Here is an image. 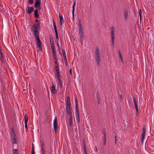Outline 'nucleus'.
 Masks as SVG:
<instances>
[{
  "mask_svg": "<svg viewBox=\"0 0 154 154\" xmlns=\"http://www.w3.org/2000/svg\"><path fill=\"white\" fill-rule=\"evenodd\" d=\"M3 54H1L0 55V60H1V61H2V62H3L4 60V57L3 56Z\"/></svg>",
  "mask_w": 154,
  "mask_h": 154,
  "instance_id": "nucleus-30",
  "label": "nucleus"
},
{
  "mask_svg": "<svg viewBox=\"0 0 154 154\" xmlns=\"http://www.w3.org/2000/svg\"><path fill=\"white\" fill-rule=\"evenodd\" d=\"M79 37L81 39V42L84 39V34L83 30L79 31Z\"/></svg>",
  "mask_w": 154,
  "mask_h": 154,
  "instance_id": "nucleus-7",
  "label": "nucleus"
},
{
  "mask_svg": "<svg viewBox=\"0 0 154 154\" xmlns=\"http://www.w3.org/2000/svg\"><path fill=\"white\" fill-rule=\"evenodd\" d=\"M59 19L60 23V26H62L63 23H64V20L63 19V16L59 14Z\"/></svg>",
  "mask_w": 154,
  "mask_h": 154,
  "instance_id": "nucleus-12",
  "label": "nucleus"
},
{
  "mask_svg": "<svg viewBox=\"0 0 154 154\" xmlns=\"http://www.w3.org/2000/svg\"><path fill=\"white\" fill-rule=\"evenodd\" d=\"M56 35V40H58L59 38L58 35V32H55Z\"/></svg>",
  "mask_w": 154,
  "mask_h": 154,
  "instance_id": "nucleus-41",
  "label": "nucleus"
},
{
  "mask_svg": "<svg viewBox=\"0 0 154 154\" xmlns=\"http://www.w3.org/2000/svg\"><path fill=\"white\" fill-rule=\"evenodd\" d=\"M53 86L51 88V92L52 94H55L57 93V90L55 89V87L54 86V83L53 82Z\"/></svg>",
  "mask_w": 154,
  "mask_h": 154,
  "instance_id": "nucleus-10",
  "label": "nucleus"
},
{
  "mask_svg": "<svg viewBox=\"0 0 154 154\" xmlns=\"http://www.w3.org/2000/svg\"><path fill=\"white\" fill-rule=\"evenodd\" d=\"M63 56L64 57V56H66V53H63Z\"/></svg>",
  "mask_w": 154,
  "mask_h": 154,
  "instance_id": "nucleus-58",
  "label": "nucleus"
},
{
  "mask_svg": "<svg viewBox=\"0 0 154 154\" xmlns=\"http://www.w3.org/2000/svg\"><path fill=\"white\" fill-rule=\"evenodd\" d=\"M95 56H100L99 49L98 48H96L95 52Z\"/></svg>",
  "mask_w": 154,
  "mask_h": 154,
  "instance_id": "nucleus-15",
  "label": "nucleus"
},
{
  "mask_svg": "<svg viewBox=\"0 0 154 154\" xmlns=\"http://www.w3.org/2000/svg\"><path fill=\"white\" fill-rule=\"evenodd\" d=\"M83 147L85 148L86 147V145H85V140H83Z\"/></svg>",
  "mask_w": 154,
  "mask_h": 154,
  "instance_id": "nucleus-38",
  "label": "nucleus"
},
{
  "mask_svg": "<svg viewBox=\"0 0 154 154\" xmlns=\"http://www.w3.org/2000/svg\"><path fill=\"white\" fill-rule=\"evenodd\" d=\"M39 23L34 24L32 26V30L34 32L35 37H38L39 29H40Z\"/></svg>",
  "mask_w": 154,
  "mask_h": 154,
  "instance_id": "nucleus-1",
  "label": "nucleus"
},
{
  "mask_svg": "<svg viewBox=\"0 0 154 154\" xmlns=\"http://www.w3.org/2000/svg\"><path fill=\"white\" fill-rule=\"evenodd\" d=\"M11 131H12V133H13L14 132H15V131H14V128H11Z\"/></svg>",
  "mask_w": 154,
  "mask_h": 154,
  "instance_id": "nucleus-50",
  "label": "nucleus"
},
{
  "mask_svg": "<svg viewBox=\"0 0 154 154\" xmlns=\"http://www.w3.org/2000/svg\"><path fill=\"white\" fill-rule=\"evenodd\" d=\"M59 86H60V88H61L62 87V84H61H61H60V83H59Z\"/></svg>",
  "mask_w": 154,
  "mask_h": 154,
  "instance_id": "nucleus-53",
  "label": "nucleus"
},
{
  "mask_svg": "<svg viewBox=\"0 0 154 154\" xmlns=\"http://www.w3.org/2000/svg\"><path fill=\"white\" fill-rule=\"evenodd\" d=\"M31 152H34V148L33 147H32V150L31 151Z\"/></svg>",
  "mask_w": 154,
  "mask_h": 154,
  "instance_id": "nucleus-52",
  "label": "nucleus"
},
{
  "mask_svg": "<svg viewBox=\"0 0 154 154\" xmlns=\"http://www.w3.org/2000/svg\"><path fill=\"white\" fill-rule=\"evenodd\" d=\"M138 12H139V16L140 17V20H141V16H142V12H141V10H139Z\"/></svg>",
  "mask_w": 154,
  "mask_h": 154,
  "instance_id": "nucleus-32",
  "label": "nucleus"
},
{
  "mask_svg": "<svg viewBox=\"0 0 154 154\" xmlns=\"http://www.w3.org/2000/svg\"><path fill=\"white\" fill-rule=\"evenodd\" d=\"M66 53L65 50L64 49L63 50V53Z\"/></svg>",
  "mask_w": 154,
  "mask_h": 154,
  "instance_id": "nucleus-57",
  "label": "nucleus"
},
{
  "mask_svg": "<svg viewBox=\"0 0 154 154\" xmlns=\"http://www.w3.org/2000/svg\"><path fill=\"white\" fill-rule=\"evenodd\" d=\"M119 57L122 56L120 51H119Z\"/></svg>",
  "mask_w": 154,
  "mask_h": 154,
  "instance_id": "nucleus-47",
  "label": "nucleus"
},
{
  "mask_svg": "<svg viewBox=\"0 0 154 154\" xmlns=\"http://www.w3.org/2000/svg\"><path fill=\"white\" fill-rule=\"evenodd\" d=\"M69 72L70 74L71 75H72V70H71V69H70L69 70Z\"/></svg>",
  "mask_w": 154,
  "mask_h": 154,
  "instance_id": "nucleus-54",
  "label": "nucleus"
},
{
  "mask_svg": "<svg viewBox=\"0 0 154 154\" xmlns=\"http://www.w3.org/2000/svg\"><path fill=\"white\" fill-rule=\"evenodd\" d=\"M84 153L85 154H87L86 148H84Z\"/></svg>",
  "mask_w": 154,
  "mask_h": 154,
  "instance_id": "nucleus-44",
  "label": "nucleus"
},
{
  "mask_svg": "<svg viewBox=\"0 0 154 154\" xmlns=\"http://www.w3.org/2000/svg\"><path fill=\"white\" fill-rule=\"evenodd\" d=\"M146 131L145 127V126L143 127L142 134H145Z\"/></svg>",
  "mask_w": 154,
  "mask_h": 154,
  "instance_id": "nucleus-26",
  "label": "nucleus"
},
{
  "mask_svg": "<svg viewBox=\"0 0 154 154\" xmlns=\"http://www.w3.org/2000/svg\"><path fill=\"white\" fill-rule=\"evenodd\" d=\"M35 21H36V22H38V20H35Z\"/></svg>",
  "mask_w": 154,
  "mask_h": 154,
  "instance_id": "nucleus-60",
  "label": "nucleus"
},
{
  "mask_svg": "<svg viewBox=\"0 0 154 154\" xmlns=\"http://www.w3.org/2000/svg\"><path fill=\"white\" fill-rule=\"evenodd\" d=\"M40 142L41 143V149H45V146L43 142L42 141H40Z\"/></svg>",
  "mask_w": 154,
  "mask_h": 154,
  "instance_id": "nucleus-19",
  "label": "nucleus"
},
{
  "mask_svg": "<svg viewBox=\"0 0 154 154\" xmlns=\"http://www.w3.org/2000/svg\"><path fill=\"white\" fill-rule=\"evenodd\" d=\"M53 54L54 57V58L55 60L56 59V52H53Z\"/></svg>",
  "mask_w": 154,
  "mask_h": 154,
  "instance_id": "nucleus-36",
  "label": "nucleus"
},
{
  "mask_svg": "<svg viewBox=\"0 0 154 154\" xmlns=\"http://www.w3.org/2000/svg\"><path fill=\"white\" fill-rule=\"evenodd\" d=\"M72 116H69V125H71L72 124Z\"/></svg>",
  "mask_w": 154,
  "mask_h": 154,
  "instance_id": "nucleus-22",
  "label": "nucleus"
},
{
  "mask_svg": "<svg viewBox=\"0 0 154 154\" xmlns=\"http://www.w3.org/2000/svg\"><path fill=\"white\" fill-rule=\"evenodd\" d=\"M25 128L26 130H27L28 128V126H25Z\"/></svg>",
  "mask_w": 154,
  "mask_h": 154,
  "instance_id": "nucleus-55",
  "label": "nucleus"
},
{
  "mask_svg": "<svg viewBox=\"0 0 154 154\" xmlns=\"http://www.w3.org/2000/svg\"><path fill=\"white\" fill-rule=\"evenodd\" d=\"M53 24L55 30V32H57V26L54 20H53Z\"/></svg>",
  "mask_w": 154,
  "mask_h": 154,
  "instance_id": "nucleus-23",
  "label": "nucleus"
},
{
  "mask_svg": "<svg viewBox=\"0 0 154 154\" xmlns=\"http://www.w3.org/2000/svg\"><path fill=\"white\" fill-rule=\"evenodd\" d=\"M11 135L12 138L13 144H15L17 143V137L15 132H14L13 133H12Z\"/></svg>",
  "mask_w": 154,
  "mask_h": 154,
  "instance_id": "nucleus-6",
  "label": "nucleus"
},
{
  "mask_svg": "<svg viewBox=\"0 0 154 154\" xmlns=\"http://www.w3.org/2000/svg\"><path fill=\"white\" fill-rule=\"evenodd\" d=\"M41 0H35L34 7L37 10H40L41 8Z\"/></svg>",
  "mask_w": 154,
  "mask_h": 154,
  "instance_id": "nucleus-3",
  "label": "nucleus"
},
{
  "mask_svg": "<svg viewBox=\"0 0 154 154\" xmlns=\"http://www.w3.org/2000/svg\"><path fill=\"white\" fill-rule=\"evenodd\" d=\"M34 15L35 17L36 18H38L39 17V15L38 14V11L37 10H35L34 11Z\"/></svg>",
  "mask_w": 154,
  "mask_h": 154,
  "instance_id": "nucleus-20",
  "label": "nucleus"
},
{
  "mask_svg": "<svg viewBox=\"0 0 154 154\" xmlns=\"http://www.w3.org/2000/svg\"><path fill=\"white\" fill-rule=\"evenodd\" d=\"M130 12L128 11L127 10H125L124 12V14L125 18V20H127L128 19V17L130 14Z\"/></svg>",
  "mask_w": 154,
  "mask_h": 154,
  "instance_id": "nucleus-5",
  "label": "nucleus"
},
{
  "mask_svg": "<svg viewBox=\"0 0 154 154\" xmlns=\"http://www.w3.org/2000/svg\"><path fill=\"white\" fill-rule=\"evenodd\" d=\"M28 120V116L26 115H25L24 116V123L25 125H27V123Z\"/></svg>",
  "mask_w": 154,
  "mask_h": 154,
  "instance_id": "nucleus-16",
  "label": "nucleus"
},
{
  "mask_svg": "<svg viewBox=\"0 0 154 154\" xmlns=\"http://www.w3.org/2000/svg\"><path fill=\"white\" fill-rule=\"evenodd\" d=\"M55 66H58V65L57 63V60H56V61L55 62Z\"/></svg>",
  "mask_w": 154,
  "mask_h": 154,
  "instance_id": "nucleus-46",
  "label": "nucleus"
},
{
  "mask_svg": "<svg viewBox=\"0 0 154 154\" xmlns=\"http://www.w3.org/2000/svg\"><path fill=\"white\" fill-rule=\"evenodd\" d=\"M76 108V114L77 116V118L78 119V120L79 121V120L80 117H79V109H78V107L75 108Z\"/></svg>",
  "mask_w": 154,
  "mask_h": 154,
  "instance_id": "nucleus-17",
  "label": "nucleus"
},
{
  "mask_svg": "<svg viewBox=\"0 0 154 154\" xmlns=\"http://www.w3.org/2000/svg\"><path fill=\"white\" fill-rule=\"evenodd\" d=\"M60 74L59 72H57V73H56V75L57 77L58 81H59V83L61 84V77L60 76Z\"/></svg>",
  "mask_w": 154,
  "mask_h": 154,
  "instance_id": "nucleus-13",
  "label": "nucleus"
},
{
  "mask_svg": "<svg viewBox=\"0 0 154 154\" xmlns=\"http://www.w3.org/2000/svg\"><path fill=\"white\" fill-rule=\"evenodd\" d=\"M29 3L31 4H32L33 3V0H29Z\"/></svg>",
  "mask_w": 154,
  "mask_h": 154,
  "instance_id": "nucleus-45",
  "label": "nucleus"
},
{
  "mask_svg": "<svg viewBox=\"0 0 154 154\" xmlns=\"http://www.w3.org/2000/svg\"><path fill=\"white\" fill-rule=\"evenodd\" d=\"M106 137H103V144L105 145L106 144Z\"/></svg>",
  "mask_w": 154,
  "mask_h": 154,
  "instance_id": "nucleus-33",
  "label": "nucleus"
},
{
  "mask_svg": "<svg viewBox=\"0 0 154 154\" xmlns=\"http://www.w3.org/2000/svg\"><path fill=\"white\" fill-rule=\"evenodd\" d=\"M58 48L59 49V45L58 44Z\"/></svg>",
  "mask_w": 154,
  "mask_h": 154,
  "instance_id": "nucleus-62",
  "label": "nucleus"
},
{
  "mask_svg": "<svg viewBox=\"0 0 154 154\" xmlns=\"http://www.w3.org/2000/svg\"><path fill=\"white\" fill-rule=\"evenodd\" d=\"M70 106H66V112L68 113L69 116H72V111L70 108Z\"/></svg>",
  "mask_w": 154,
  "mask_h": 154,
  "instance_id": "nucleus-9",
  "label": "nucleus"
},
{
  "mask_svg": "<svg viewBox=\"0 0 154 154\" xmlns=\"http://www.w3.org/2000/svg\"><path fill=\"white\" fill-rule=\"evenodd\" d=\"M75 1L74 2V3L72 5V17L73 18H74V12L75 11Z\"/></svg>",
  "mask_w": 154,
  "mask_h": 154,
  "instance_id": "nucleus-18",
  "label": "nucleus"
},
{
  "mask_svg": "<svg viewBox=\"0 0 154 154\" xmlns=\"http://www.w3.org/2000/svg\"><path fill=\"white\" fill-rule=\"evenodd\" d=\"M117 137L116 136H115V143H116V141H117Z\"/></svg>",
  "mask_w": 154,
  "mask_h": 154,
  "instance_id": "nucleus-49",
  "label": "nucleus"
},
{
  "mask_svg": "<svg viewBox=\"0 0 154 154\" xmlns=\"http://www.w3.org/2000/svg\"><path fill=\"white\" fill-rule=\"evenodd\" d=\"M95 148H97V147L96 146L95 147Z\"/></svg>",
  "mask_w": 154,
  "mask_h": 154,
  "instance_id": "nucleus-64",
  "label": "nucleus"
},
{
  "mask_svg": "<svg viewBox=\"0 0 154 154\" xmlns=\"http://www.w3.org/2000/svg\"><path fill=\"white\" fill-rule=\"evenodd\" d=\"M26 11L27 13L29 14H31V12L33 11L34 9L33 7H28L26 9Z\"/></svg>",
  "mask_w": 154,
  "mask_h": 154,
  "instance_id": "nucleus-8",
  "label": "nucleus"
},
{
  "mask_svg": "<svg viewBox=\"0 0 154 154\" xmlns=\"http://www.w3.org/2000/svg\"><path fill=\"white\" fill-rule=\"evenodd\" d=\"M37 42V48L39 50L41 51L42 50L41 42L39 38V36L35 37Z\"/></svg>",
  "mask_w": 154,
  "mask_h": 154,
  "instance_id": "nucleus-4",
  "label": "nucleus"
},
{
  "mask_svg": "<svg viewBox=\"0 0 154 154\" xmlns=\"http://www.w3.org/2000/svg\"><path fill=\"white\" fill-rule=\"evenodd\" d=\"M42 154H45V149H41Z\"/></svg>",
  "mask_w": 154,
  "mask_h": 154,
  "instance_id": "nucleus-42",
  "label": "nucleus"
},
{
  "mask_svg": "<svg viewBox=\"0 0 154 154\" xmlns=\"http://www.w3.org/2000/svg\"><path fill=\"white\" fill-rule=\"evenodd\" d=\"M64 57V61H66V60H67V59H66V56H64V57Z\"/></svg>",
  "mask_w": 154,
  "mask_h": 154,
  "instance_id": "nucleus-48",
  "label": "nucleus"
},
{
  "mask_svg": "<svg viewBox=\"0 0 154 154\" xmlns=\"http://www.w3.org/2000/svg\"><path fill=\"white\" fill-rule=\"evenodd\" d=\"M50 42H51V40H50Z\"/></svg>",
  "mask_w": 154,
  "mask_h": 154,
  "instance_id": "nucleus-63",
  "label": "nucleus"
},
{
  "mask_svg": "<svg viewBox=\"0 0 154 154\" xmlns=\"http://www.w3.org/2000/svg\"><path fill=\"white\" fill-rule=\"evenodd\" d=\"M83 30L82 25L79 26V31Z\"/></svg>",
  "mask_w": 154,
  "mask_h": 154,
  "instance_id": "nucleus-40",
  "label": "nucleus"
},
{
  "mask_svg": "<svg viewBox=\"0 0 154 154\" xmlns=\"http://www.w3.org/2000/svg\"><path fill=\"white\" fill-rule=\"evenodd\" d=\"M114 26H112L110 28V33L111 36L110 37L111 38V41L112 42V45L113 46H114Z\"/></svg>",
  "mask_w": 154,
  "mask_h": 154,
  "instance_id": "nucleus-2",
  "label": "nucleus"
},
{
  "mask_svg": "<svg viewBox=\"0 0 154 154\" xmlns=\"http://www.w3.org/2000/svg\"><path fill=\"white\" fill-rule=\"evenodd\" d=\"M32 152V154H35V152Z\"/></svg>",
  "mask_w": 154,
  "mask_h": 154,
  "instance_id": "nucleus-59",
  "label": "nucleus"
},
{
  "mask_svg": "<svg viewBox=\"0 0 154 154\" xmlns=\"http://www.w3.org/2000/svg\"><path fill=\"white\" fill-rule=\"evenodd\" d=\"M145 134H142V137H141V140H140L141 142H143V140L145 138Z\"/></svg>",
  "mask_w": 154,
  "mask_h": 154,
  "instance_id": "nucleus-29",
  "label": "nucleus"
},
{
  "mask_svg": "<svg viewBox=\"0 0 154 154\" xmlns=\"http://www.w3.org/2000/svg\"><path fill=\"white\" fill-rule=\"evenodd\" d=\"M14 154H18V152L17 149H14L13 150Z\"/></svg>",
  "mask_w": 154,
  "mask_h": 154,
  "instance_id": "nucleus-35",
  "label": "nucleus"
},
{
  "mask_svg": "<svg viewBox=\"0 0 154 154\" xmlns=\"http://www.w3.org/2000/svg\"><path fill=\"white\" fill-rule=\"evenodd\" d=\"M75 108L78 107V104L77 99L76 97L75 98Z\"/></svg>",
  "mask_w": 154,
  "mask_h": 154,
  "instance_id": "nucleus-31",
  "label": "nucleus"
},
{
  "mask_svg": "<svg viewBox=\"0 0 154 154\" xmlns=\"http://www.w3.org/2000/svg\"><path fill=\"white\" fill-rule=\"evenodd\" d=\"M119 58H120V60L121 62L122 63H124V61L123 60V59L122 57H122H120Z\"/></svg>",
  "mask_w": 154,
  "mask_h": 154,
  "instance_id": "nucleus-34",
  "label": "nucleus"
},
{
  "mask_svg": "<svg viewBox=\"0 0 154 154\" xmlns=\"http://www.w3.org/2000/svg\"><path fill=\"white\" fill-rule=\"evenodd\" d=\"M57 128L58 126H54V129L55 134H56L57 133Z\"/></svg>",
  "mask_w": 154,
  "mask_h": 154,
  "instance_id": "nucleus-24",
  "label": "nucleus"
},
{
  "mask_svg": "<svg viewBox=\"0 0 154 154\" xmlns=\"http://www.w3.org/2000/svg\"><path fill=\"white\" fill-rule=\"evenodd\" d=\"M103 137H106V134L105 131L104 130L103 131Z\"/></svg>",
  "mask_w": 154,
  "mask_h": 154,
  "instance_id": "nucleus-37",
  "label": "nucleus"
},
{
  "mask_svg": "<svg viewBox=\"0 0 154 154\" xmlns=\"http://www.w3.org/2000/svg\"><path fill=\"white\" fill-rule=\"evenodd\" d=\"M65 63L66 65V66H67V64H68L67 61L66 60V61H65Z\"/></svg>",
  "mask_w": 154,
  "mask_h": 154,
  "instance_id": "nucleus-51",
  "label": "nucleus"
},
{
  "mask_svg": "<svg viewBox=\"0 0 154 154\" xmlns=\"http://www.w3.org/2000/svg\"><path fill=\"white\" fill-rule=\"evenodd\" d=\"M98 104L100 103V100L99 99H98Z\"/></svg>",
  "mask_w": 154,
  "mask_h": 154,
  "instance_id": "nucleus-56",
  "label": "nucleus"
},
{
  "mask_svg": "<svg viewBox=\"0 0 154 154\" xmlns=\"http://www.w3.org/2000/svg\"><path fill=\"white\" fill-rule=\"evenodd\" d=\"M51 49L52 50V52L55 51V49L54 45V43L51 44Z\"/></svg>",
  "mask_w": 154,
  "mask_h": 154,
  "instance_id": "nucleus-27",
  "label": "nucleus"
},
{
  "mask_svg": "<svg viewBox=\"0 0 154 154\" xmlns=\"http://www.w3.org/2000/svg\"><path fill=\"white\" fill-rule=\"evenodd\" d=\"M96 62L98 65L100 64V55L99 56H96L95 57Z\"/></svg>",
  "mask_w": 154,
  "mask_h": 154,
  "instance_id": "nucleus-14",
  "label": "nucleus"
},
{
  "mask_svg": "<svg viewBox=\"0 0 154 154\" xmlns=\"http://www.w3.org/2000/svg\"><path fill=\"white\" fill-rule=\"evenodd\" d=\"M120 98H121V99H122V96H121H121H120Z\"/></svg>",
  "mask_w": 154,
  "mask_h": 154,
  "instance_id": "nucleus-61",
  "label": "nucleus"
},
{
  "mask_svg": "<svg viewBox=\"0 0 154 154\" xmlns=\"http://www.w3.org/2000/svg\"><path fill=\"white\" fill-rule=\"evenodd\" d=\"M133 100L134 101V104H137V102L136 100V97L135 96H134L133 97Z\"/></svg>",
  "mask_w": 154,
  "mask_h": 154,
  "instance_id": "nucleus-25",
  "label": "nucleus"
},
{
  "mask_svg": "<svg viewBox=\"0 0 154 154\" xmlns=\"http://www.w3.org/2000/svg\"><path fill=\"white\" fill-rule=\"evenodd\" d=\"M66 106H70L71 103L70 100L69 98V97H67L66 100Z\"/></svg>",
  "mask_w": 154,
  "mask_h": 154,
  "instance_id": "nucleus-11",
  "label": "nucleus"
},
{
  "mask_svg": "<svg viewBox=\"0 0 154 154\" xmlns=\"http://www.w3.org/2000/svg\"><path fill=\"white\" fill-rule=\"evenodd\" d=\"M134 105H135V109H136V113L137 114H138V107H137V104H134Z\"/></svg>",
  "mask_w": 154,
  "mask_h": 154,
  "instance_id": "nucleus-28",
  "label": "nucleus"
},
{
  "mask_svg": "<svg viewBox=\"0 0 154 154\" xmlns=\"http://www.w3.org/2000/svg\"><path fill=\"white\" fill-rule=\"evenodd\" d=\"M79 25H82V24H81V20L80 19H79Z\"/></svg>",
  "mask_w": 154,
  "mask_h": 154,
  "instance_id": "nucleus-43",
  "label": "nucleus"
},
{
  "mask_svg": "<svg viewBox=\"0 0 154 154\" xmlns=\"http://www.w3.org/2000/svg\"><path fill=\"white\" fill-rule=\"evenodd\" d=\"M55 70H56L57 72H59V68L58 67V66H55Z\"/></svg>",
  "mask_w": 154,
  "mask_h": 154,
  "instance_id": "nucleus-39",
  "label": "nucleus"
},
{
  "mask_svg": "<svg viewBox=\"0 0 154 154\" xmlns=\"http://www.w3.org/2000/svg\"><path fill=\"white\" fill-rule=\"evenodd\" d=\"M54 125H57V117L56 116L53 121Z\"/></svg>",
  "mask_w": 154,
  "mask_h": 154,
  "instance_id": "nucleus-21",
  "label": "nucleus"
}]
</instances>
